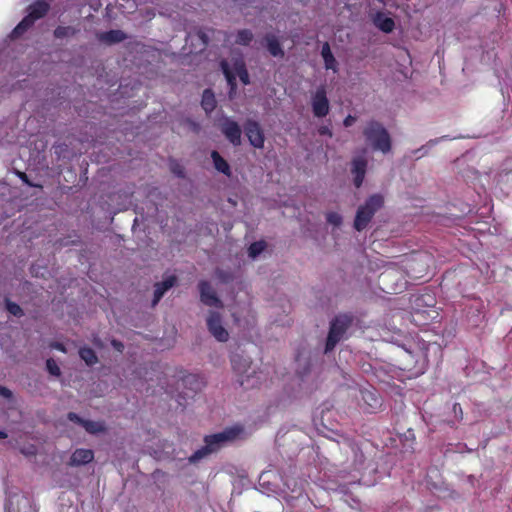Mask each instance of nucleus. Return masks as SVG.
<instances>
[{"label": "nucleus", "instance_id": "79ce46f5", "mask_svg": "<svg viewBox=\"0 0 512 512\" xmlns=\"http://www.w3.org/2000/svg\"><path fill=\"white\" fill-rule=\"evenodd\" d=\"M52 347L57 349L58 351L63 352V353L66 352V348H65L64 344H62L60 342H55L54 344H52Z\"/></svg>", "mask_w": 512, "mask_h": 512}, {"label": "nucleus", "instance_id": "393cba45", "mask_svg": "<svg viewBox=\"0 0 512 512\" xmlns=\"http://www.w3.org/2000/svg\"><path fill=\"white\" fill-rule=\"evenodd\" d=\"M230 360L234 371L238 373H245L250 366V361L239 354H233Z\"/></svg>", "mask_w": 512, "mask_h": 512}, {"label": "nucleus", "instance_id": "423d86ee", "mask_svg": "<svg viewBox=\"0 0 512 512\" xmlns=\"http://www.w3.org/2000/svg\"><path fill=\"white\" fill-rule=\"evenodd\" d=\"M383 205L384 198L381 194H373L368 197L365 203L359 206L356 212L354 228L357 231L364 230L374 217L375 213L380 210Z\"/></svg>", "mask_w": 512, "mask_h": 512}, {"label": "nucleus", "instance_id": "cd10ccee", "mask_svg": "<svg viewBox=\"0 0 512 512\" xmlns=\"http://www.w3.org/2000/svg\"><path fill=\"white\" fill-rule=\"evenodd\" d=\"M78 31V29L72 26H58L54 30V36L58 39H62L65 37L74 36L76 33H78Z\"/></svg>", "mask_w": 512, "mask_h": 512}, {"label": "nucleus", "instance_id": "49530a36", "mask_svg": "<svg viewBox=\"0 0 512 512\" xmlns=\"http://www.w3.org/2000/svg\"><path fill=\"white\" fill-rule=\"evenodd\" d=\"M351 448H352V450L355 452V457H356V459H358V454H357V452H356V445H354V444H353V445L351 446Z\"/></svg>", "mask_w": 512, "mask_h": 512}, {"label": "nucleus", "instance_id": "2f4dec72", "mask_svg": "<svg viewBox=\"0 0 512 512\" xmlns=\"http://www.w3.org/2000/svg\"><path fill=\"white\" fill-rule=\"evenodd\" d=\"M46 369L53 376H60L61 370L56 361L53 358H49L46 361Z\"/></svg>", "mask_w": 512, "mask_h": 512}, {"label": "nucleus", "instance_id": "de8ad7c7", "mask_svg": "<svg viewBox=\"0 0 512 512\" xmlns=\"http://www.w3.org/2000/svg\"><path fill=\"white\" fill-rule=\"evenodd\" d=\"M340 490L342 493H346V486L345 485L340 486Z\"/></svg>", "mask_w": 512, "mask_h": 512}, {"label": "nucleus", "instance_id": "b1692460", "mask_svg": "<svg viewBox=\"0 0 512 512\" xmlns=\"http://www.w3.org/2000/svg\"><path fill=\"white\" fill-rule=\"evenodd\" d=\"M201 106L206 113H210L216 108L215 95L211 89H205L203 91Z\"/></svg>", "mask_w": 512, "mask_h": 512}, {"label": "nucleus", "instance_id": "c85d7f7f", "mask_svg": "<svg viewBox=\"0 0 512 512\" xmlns=\"http://www.w3.org/2000/svg\"><path fill=\"white\" fill-rule=\"evenodd\" d=\"M253 40V33L249 29L239 30L235 42L239 45L247 46Z\"/></svg>", "mask_w": 512, "mask_h": 512}, {"label": "nucleus", "instance_id": "5701e85b", "mask_svg": "<svg viewBox=\"0 0 512 512\" xmlns=\"http://www.w3.org/2000/svg\"><path fill=\"white\" fill-rule=\"evenodd\" d=\"M211 158L217 171L226 176L231 175V169L228 162L216 150L211 152Z\"/></svg>", "mask_w": 512, "mask_h": 512}, {"label": "nucleus", "instance_id": "7ed1b4c3", "mask_svg": "<svg viewBox=\"0 0 512 512\" xmlns=\"http://www.w3.org/2000/svg\"><path fill=\"white\" fill-rule=\"evenodd\" d=\"M366 142L375 151L386 154L391 150V137L387 129L378 121H369L363 130Z\"/></svg>", "mask_w": 512, "mask_h": 512}, {"label": "nucleus", "instance_id": "ddd939ff", "mask_svg": "<svg viewBox=\"0 0 512 512\" xmlns=\"http://www.w3.org/2000/svg\"><path fill=\"white\" fill-rule=\"evenodd\" d=\"M367 170V160L363 156H358L352 160L351 173L354 176V185L359 188L365 178Z\"/></svg>", "mask_w": 512, "mask_h": 512}, {"label": "nucleus", "instance_id": "4c0bfd02", "mask_svg": "<svg viewBox=\"0 0 512 512\" xmlns=\"http://www.w3.org/2000/svg\"><path fill=\"white\" fill-rule=\"evenodd\" d=\"M0 396L10 399L12 397V392L7 387L0 385Z\"/></svg>", "mask_w": 512, "mask_h": 512}, {"label": "nucleus", "instance_id": "4be33fe9", "mask_svg": "<svg viewBox=\"0 0 512 512\" xmlns=\"http://www.w3.org/2000/svg\"><path fill=\"white\" fill-rule=\"evenodd\" d=\"M321 55L324 60L325 68L327 70L336 71L337 62L334 55L331 52L330 45L328 42H325L321 49Z\"/></svg>", "mask_w": 512, "mask_h": 512}, {"label": "nucleus", "instance_id": "09e8293b", "mask_svg": "<svg viewBox=\"0 0 512 512\" xmlns=\"http://www.w3.org/2000/svg\"><path fill=\"white\" fill-rule=\"evenodd\" d=\"M202 39H203L204 43L206 44L207 40L205 39V35L204 34L202 35Z\"/></svg>", "mask_w": 512, "mask_h": 512}, {"label": "nucleus", "instance_id": "c03bdc74", "mask_svg": "<svg viewBox=\"0 0 512 512\" xmlns=\"http://www.w3.org/2000/svg\"><path fill=\"white\" fill-rule=\"evenodd\" d=\"M93 342H94V344H95L97 347H102V344H101L100 339L95 338Z\"/></svg>", "mask_w": 512, "mask_h": 512}, {"label": "nucleus", "instance_id": "58836bf2", "mask_svg": "<svg viewBox=\"0 0 512 512\" xmlns=\"http://www.w3.org/2000/svg\"><path fill=\"white\" fill-rule=\"evenodd\" d=\"M355 121H356V117H355V116L348 115V116L344 119V121H343V125H344L345 127H350V126H352V125L355 123Z\"/></svg>", "mask_w": 512, "mask_h": 512}, {"label": "nucleus", "instance_id": "a211bd4d", "mask_svg": "<svg viewBox=\"0 0 512 512\" xmlns=\"http://www.w3.org/2000/svg\"><path fill=\"white\" fill-rule=\"evenodd\" d=\"M266 42V48L270 55L273 57L283 58L285 53L284 50L278 40V38L273 34H267L264 38Z\"/></svg>", "mask_w": 512, "mask_h": 512}, {"label": "nucleus", "instance_id": "4468645a", "mask_svg": "<svg viewBox=\"0 0 512 512\" xmlns=\"http://www.w3.org/2000/svg\"><path fill=\"white\" fill-rule=\"evenodd\" d=\"M93 459V450L78 448L72 453L68 464L73 467H78L92 462Z\"/></svg>", "mask_w": 512, "mask_h": 512}, {"label": "nucleus", "instance_id": "c9c22d12", "mask_svg": "<svg viewBox=\"0 0 512 512\" xmlns=\"http://www.w3.org/2000/svg\"><path fill=\"white\" fill-rule=\"evenodd\" d=\"M453 412L455 414V417L458 419V420H462L463 419V411H462V407L459 403H455L453 405Z\"/></svg>", "mask_w": 512, "mask_h": 512}, {"label": "nucleus", "instance_id": "37998d69", "mask_svg": "<svg viewBox=\"0 0 512 512\" xmlns=\"http://www.w3.org/2000/svg\"><path fill=\"white\" fill-rule=\"evenodd\" d=\"M389 276H390V274L387 272L381 273L379 276V285H381V283L384 284L386 282V280L389 278Z\"/></svg>", "mask_w": 512, "mask_h": 512}, {"label": "nucleus", "instance_id": "e433bc0d", "mask_svg": "<svg viewBox=\"0 0 512 512\" xmlns=\"http://www.w3.org/2000/svg\"><path fill=\"white\" fill-rule=\"evenodd\" d=\"M171 170H172L173 173H175L179 177H183L184 176V170H183V168L179 164L172 165L171 166Z\"/></svg>", "mask_w": 512, "mask_h": 512}, {"label": "nucleus", "instance_id": "f8f14e48", "mask_svg": "<svg viewBox=\"0 0 512 512\" xmlns=\"http://www.w3.org/2000/svg\"><path fill=\"white\" fill-rule=\"evenodd\" d=\"M221 132L234 146H239L241 144L242 131L236 121L231 120L230 118H225L221 124Z\"/></svg>", "mask_w": 512, "mask_h": 512}, {"label": "nucleus", "instance_id": "f704fd0d", "mask_svg": "<svg viewBox=\"0 0 512 512\" xmlns=\"http://www.w3.org/2000/svg\"><path fill=\"white\" fill-rule=\"evenodd\" d=\"M15 174L29 187H41V185L31 182L25 172L16 170Z\"/></svg>", "mask_w": 512, "mask_h": 512}, {"label": "nucleus", "instance_id": "6ab92c4d", "mask_svg": "<svg viewBox=\"0 0 512 512\" xmlns=\"http://www.w3.org/2000/svg\"><path fill=\"white\" fill-rule=\"evenodd\" d=\"M362 400L367 405V412L373 413L381 406V399L376 392L363 390L361 391Z\"/></svg>", "mask_w": 512, "mask_h": 512}, {"label": "nucleus", "instance_id": "f3484780", "mask_svg": "<svg viewBox=\"0 0 512 512\" xmlns=\"http://www.w3.org/2000/svg\"><path fill=\"white\" fill-rule=\"evenodd\" d=\"M97 38L100 42L111 45L124 41L127 35L121 30H109L98 34Z\"/></svg>", "mask_w": 512, "mask_h": 512}, {"label": "nucleus", "instance_id": "6e6552de", "mask_svg": "<svg viewBox=\"0 0 512 512\" xmlns=\"http://www.w3.org/2000/svg\"><path fill=\"white\" fill-rule=\"evenodd\" d=\"M181 386L184 390L179 393L182 399L193 398L196 393L202 390L205 382L202 377L197 374L184 375L180 380Z\"/></svg>", "mask_w": 512, "mask_h": 512}, {"label": "nucleus", "instance_id": "7c9ffc66", "mask_svg": "<svg viewBox=\"0 0 512 512\" xmlns=\"http://www.w3.org/2000/svg\"><path fill=\"white\" fill-rule=\"evenodd\" d=\"M266 248V243L264 241H256L253 242L248 248V255L251 258L257 257L261 254Z\"/></svg>", "mask_w": 512, "mask_h": 512}, {"label": "nucleus", "instance_id": "c756f323", "mask_svg": "<svg viewBox=\"0 0 512 512\" xmlns=\"http://www.w3.org/2000/svg\"><path fill=\"white\" fill-rule=\"evenodd\" d=\"M5 307L6 310L15 317H22L24 315L23 309L15 302H12L10 299H5Z\"/></svg>", "mask_w": 512, "mask_h": 512}, {"label": "nucleus", "instance_id": "39448f33", "mask_svg": "<svg viewBox=\"0 0 512 512\" xmlns=\"http://www.w3.org/2000/svg\"><path fill=\"white\" fill-rule=\"evenodd\" d=\"M354 317L351 314L343 313L334 317L330 322V328L325 344V353L332 351L343 339L347 330L352 326Z\"/></svg>", "mask_w": 512, "mask_h": 512}, {"label": "nucleus", "instance_id": "20e7f679", "mask_svg": "<svg viewBox=\"0 0 512 512\" xmlns=\"http://www.w3.org/2000/svg\"><path fill=\"white\" fill-rule=\"evenodd\" d=\"M49 10L50 5L44 0H38L30 4L27 8V15L12 30L10 37L17 39L22 36L37 20L45 17Z\"/></svg>", "mask_w": 512, "mask_h": 512}, {"label": "nucleus", "instance_id": "a18cd8bd", "mask_svg": "<svg viewBox=\"0 0 512 512\" xmlns=\"http://www.w3.org/2000/svg\"><path fill=\"white\" fill-rule=\"evenodd\" d=\"M7 438V433L5 431L0 430V439Z\"/></svg>", "mask_w": 512, "mask_h": 512}, {"label": "nucleus", "instance_id": "0eeeda50", "mask_svg": "<svg viewBox=\"0 0 512 512\" xmlns=\"http://www.w3.org/2000/svg\"><path fill=\"white\" fill-rule=\"evenodd\" d=\"M311 109L314 117L324 118L329 114L330 102L325 86H319L311 94Z\"/></svg>", "mask_w": 512, "mask_h": 512}, {"label": "nucleus", "instance_id": "dca6fc26", "mask_svg": "<svg viewBox=\"0 0 512 512\" xmlns=\"http://www.w3.org/2000/svg\"><path fill=\"white\" fill-rule=\"evenodd\" d=\"M374 25L384 33H391L395 28V22L383 12H377L373 18Z\"/></svg>", "mask_w": 512, "mask_h": 512}, {"label": "nucleus", "instance_id": "bb28decb", "mask_svg": "<svg viewBox=\"0 0 512 512\" xmlns=\"http://www.w3.org/2000/svg\"><path fill=\"white\" fill-rule=\"evenodd\" d=\"M83 428L86 432L93 435L104 433L106 431V426L101 421L86 420Z\"/></svg>", "mask_w": 512, "mask_h": 512}, {"label": "nucleus", "instance_id": "a878e982", "mask_svg": "<svg viewBox=\"0 0 512 512\" xmlns=\"http://www.w3.org/2000/svg\"><path fill=\"white\" fill-rule=\"evenodd\" d=\"M79 356L88 366H93L98 363V357L95 351L90 347H81L79 349Z\"/></svg>", "mask_w": 512, "mask_h": 512}, {"label": "nucleus", "instance_id": "f257e3e1", "mask_svg": "<svg viewBox=\"0 0 512 512\" xmlns=\"http://www.w3.org/2000/svg\"><path fill=\"white\" fill-rule=\"evenodd\" d=\"M430 344L419 337L411 336L402 344L400 355L401 369L421 374L428 365V351Z\"/></svg>", "mask_w": 512, "mask_h": 512}, {"label": "nucleus", "instance_id": "1a4fd4ad", "mask_svg": "<svg viewBox=\"0 0 512 512\" xmlns=\"http://www.w3.org/2000/svg\"><path fill=\"white\" fill-rule=\"evenodd\" d=\"M206 322L208 331L217 341H228L229 333L223 326L221 315L218 312L210 311Z\"/></svg>", "mask_w": 512, "mask_h": 512}, {"label": "nucleus", "instance_id": "473e14b6", "mask_svg": "<svg viewBox=\"0 0 512 512\" xmlns=\"http://www.w3.org/2000/svg\"><path fill=\"white\" fill-rule=\"evenodd\" d=\"M326 220L334 226H339L342 223V217L337 212H329L326 216Z\"/></svg>", "mask_w": 512, "mask_h": 512}, {"label": "nucleus", "instance_id": "f03ea898", "mask_svg": "<svg viewBox=\"0 0 512 512\" xmlns=\"http://www.w3.org/2000/svg\"><path fill=\"white\" fill-rule=\"evenodd\" d=\"M242 432L240 427L227 428L222 432L204 437L205 445L197 449L190 457V463H197L208 455L219 451L227 442L235 440Z\"/></svg>", "mask_w": 512, "mask_h": 512}, {"label": "nucleus", "instance_id": "8fccbe9b", "mask_svg": "<svg viewBox=\"0 0 512 512\" xmlns=\"http://www.w3.org/2000/svg\"><path fill=\"white\" fill-rule=\"evenodd\" d=\"M363 454L360 453L359 461L362 462Z\"/></svg>", "mask_w": 512, "mask_h": 512}, {"label": "nucleus", "instance_id": "412c9836", "mask_svg": "<svg viewBox=\"0 0 512 512\" xmlns=\"http://www.w3.org/2000/svg\"><path fill=\"white\" fill-rule=\"evenodd\" d=\"M233 68L235 71V75H237L239 77L240 81L244 85L250 84L249 73L247 71L246 64L243 59H241V58L235 59L233 62Z\"/></svg>", "mask_w": 512, "mask_h": 512}, {"label": "nucleus", "instance_id": "aec40b11", "mask_svg": "<svg viewBox=\"0 0 512 512\" xmlns=\"http://www.w3.org/2000/svg\"><path fill=\"white\" fill-rule=\"evenodd\" d=\"M220 68L227 80L228 86H229V94L231 95L234 93L237 89V82H236V75L235 73L230 69L229 63L227 60L223 59L220 62Z\"/></svg>", "mask_w": 512, "mask_h": 512}, {"label": "nucleus", "instance_id": "2eb2a0df", "mask_svg": "<svg viewBox=\"0 0 512 512\" xmlns=\"http://www.w3.org/2000/svg\"><path fill=\"white\" fill-rule=\"evenodd\" d=\"M176 277L174 275L168 276L161 282H157L155 284L154 296L152 300V305L155 306L163 297V295L172 288L176 283Z\"/></svg>", "mask_w": 512, "mask_h": 512}, {"label": "nucleus", "instance_id": "9b49d317", "mask_svg": "<svg viewBox=\"0 0 512 512\" xmlns=\"http://www.w3.org/2000/svg\"><path fill=\"white\" fill-rule=\"evenodd\" d=\"M198 288L200 291V299L203 304L210 307H223L222 301L218 298L216 292L208 281H200Z\"/></svg>", "mask_w": 512, "mask_h": 512}, {"label": "nucleus", "instance_id": "a19ab883", "mask_svg": "<svg viewBox=\"0 0 512 512\" xmlns=\"http://www.w3.org/2000/svg\"><path fill=\"white\" fill-rule=\"evenodd\" d=\"M318 132L320 135H325V136H329L331 137L332 136V132L331 130L329 129V127L327 126H321L319 129H318Z\"/></svg>", "mask_w": 512, "mask_h": 512}, {"label": "nucleus", "instance_id": "9d476101", "mask_svg": "<svg viewBox=\"0 0 512 512\" xmlns=\"http://www.w3.org/2000/svg\"><path fill=\"white\" fill-rule=\"evenodd\" d=\"M244 131L249 143L257 149L264 147L265 136L260 124L255 120H247L244 124Z\"/></svg>", "mask_w": 512, "mask_h": 512}, {"label": "nucleus", "instance_id": "ea45409f", "mask_svg": "<svg viewBox=\"0 0 512 512\" xmlns=\"http://www.w3.org/2000/svg\"><path fill=\"white\" fill-rule=\"evenodd\" d=\"M111 345H112V346H113L117 351H119V352H122V351H123V349H124V345H123V343H122L121 341H119V340H116V339H113V340L111 341Z\"/></svg>", "mask_w": 512, "mask_h": 512}, {"label": "nucleus", "instance_id": "72a5a7b5", "mask_svg": "<svg viewBox=\"0 0 512 512\" xmlns=\"http://www.w3.org/2000/svg\"><path fill=\"white\" fill-rule=\"evenodd\" d=\"M67 419L75 424H78L82 427H84L86 420L81 418L77 413L75 412H69L67 414Z\"/></svg>", "mask_w": 512, "mask_h": 512}]
</instances>
